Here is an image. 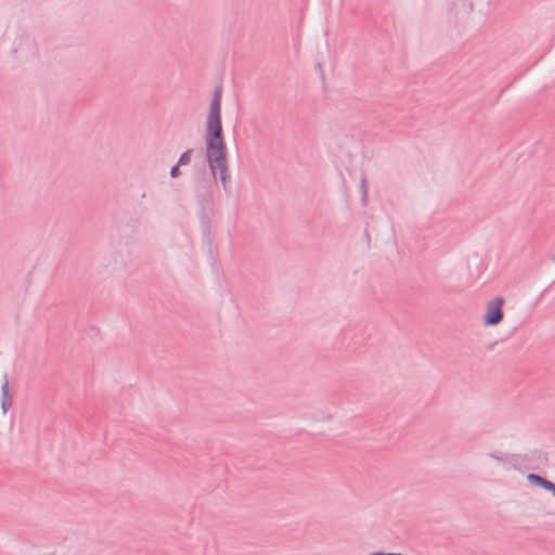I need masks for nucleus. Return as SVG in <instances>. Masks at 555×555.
Returning <instances> with one entry per match:
<instances>
[{"instance_id":"f257e3e1","label":"nucleus","mask_w":555,"mask_h":555,"mask_svg":"<svg viewBox=\"0 0 555 555\" xmlns=\"http://www.w3.org/2000/svg\"><path fill=\"white\" fill-rule=\"evenodd\" d=\"M207 158L214 173L220 171L221 179L224 181L227 171L225 146L223 140L207 139Z\"/></svg>"},{"instance_id":"f03ea898","label":"nucleus","mask_w":555,"mask_h":555,"mask_svg":"<svg viewBox=\"0 0 555 555\" xmlns=\"http://www.w3.org/2000/svg\"><path fill=\"white\" fill-rule=\"evenodd\" d=\"M504 304V299L502 297H496L494 300L490 301L487 306V313L485 317V323L489 325L498 324L502 318V306Z\"/></svg>"},{"instance_id":"7ed1b4c3","label":"nucleus","mask_w":555,"mask_h":555,"mask_svg":"<svg viewBox=\"0 0 555 555\" xmlns=\"http://www.w3.org/2000/svg\"><path fill=\"white\" fill-rule=\"evenodd\" d=\"M221 96H222V87L218 86L214 92V96H212V100L210 103L208 118H221Z\"/></svg>"},{"instance_id":"20e7f679","label":"nucleus","mask_w":555,"mask_h":555,"mask_svg":"<svg viewBox=\"0 0 555 555\" xmlns=\"http://www.w3.org/2000/svg\"><path fill=\"white\" fill-rule=\"evenodd\" d=\"M207 139L223 140L221 118H208Z\"/></svg>"},{"instance_id":"39448f33","label":"nucleus","mask_w":555,"mask_h":555,"mask_svg":"<svg viewBox=\"0 0 555 555\" xmlns=\"http://www.w3.org/2000/svg\"><path fill=\"white\" fill-rule=\"evenodd\" d=\"M2 392H3V400H2V408L4 411H7L12 405V399L9 396V383L5 380L2 385Z\"/></svg>"},{"instance_id":"423d86ee","label":"nucleus","mask_w":555,"mask_h":555,"mask_svg":"<svg viewBox=\"0 0 555 555\" xmlns=\"http://www.w3.org/2000/svg\"><path fill=\"white\" fill-rule=\"evenodd\" d=\"M191 154H192V151H190V150L184 152L179 158L178 166L188 165L191 160Z\"/></svg>"},{"instance_id":"0eeeda50","label":"nucleus","mask_w":555,"mask_h":555,"mask_svg":"<svg viewBox=\"0 0 555 555\" xmlns=\"http://www.w3.org/2000/svg\"><path fill=\"white\" fill-rule=\"evenodd\" d=\"M541 487L552 491L555 494V483H553L552 481L544 479Z\"/></svg>"},{"instance_id":"6e6552de","label":"nucleus","mask_w":555,"mask_h":555,"mask_svg":"<svg viewBox=\"0 0 555 555\" xmlns=\"http://www.w3.org/2000/svg\"><path fill=\"white\" fill-rule=\"evenodd\" d=\"M528 479L535 482L539 486H541L544 480V478L535 474H529Z\"/></svg>"},{"instance_id":"1a4fd4ad","label":"nucleus","mask_w":555,"mask_h":555,"mask_svg":"<svg viewBox=\"0 0 555 555\" xmlns=\"http://www.w3.org/2000/svg\"><path fill=\"white\" fill-rule=\"evenodd\" d=\"M180 171H179V166H175L171 171H170V175L172 178H177L179 176Z\"/></svg>"},{"instance_id":"9d476101","label":"nucleus","mask_w":555,"mask_h":555,"mask_svg":"<svg viewBox=\"0 0 555 555\" xmlns=\"http://www.w3.org/2000/svg\"><path fill=\"white\" fill-rule=\"evenodd\" d=\"M372 555H387V554H383V553H373Z\"/></svg>"}]
</instances>
